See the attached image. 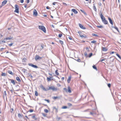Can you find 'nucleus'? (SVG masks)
Returning <instances> with one entry per match:
<instances>
[{
    "mask_svg": "<svg viewBox=\"0 0 121 121\" xmlns=\"http://www.w3.org/2000/svg\"><path fill=\"white\" fill-rule=\"evenodd\" d=\"M47 90H52L53 91H56L57 90V88L55 87L54 86H51L47 88Z\"/></svg>",
    "mask_w": 121,
    "mask_h": 121,
    "instance_id": "1",
    "label": "nucleus"
},
{
    "mask_svg": "<svg viewBox=\"0 0 121 121\" xmlns=\"http://www.w3.org/2000/svg\"><path fill=\"white\" fill-rule=\"evenodd\" d=\"M39 28L40 29L43 31L44 33H46V28L42 26H39Z\"/></svg>",
    "mask_w": 121,
    "mask_h": 121,
    "instance_id": "2",
    "label": "nucleus"
},
{
    "mask_svg": "<svg viewBox=\"0 0 121 121\" xmlns=\"http://www.w3.org/2000/svg\"><path fill=\"white\" fill-rule=\"evenodd\" d=\"M14 7L15 10L14 11V12L18 13L19 12V8L17 4H15Z\"/></svg>",
    "mask_w": 121,
    "mask_h": 121,
    "instance_id": "3",
    "label": "nucleus"
},
{
    "mask_svg": "<svg viewBox=\"0 0 121 121\" xmlns=\"http://www.w3.org/2000/svg\"><path fill=\"white\" fill-rule=\"evenodd\" d=\"M100 16L101 17L102 20V22L104 20H105L106 19L105 18V17L103 16V15L102 13L101 12H100Z\"/></svg>",
    "mask_w": 121,
    "mask_h": 121,
    "instance_id": "4",
    "label": "nucleus"
},
{
    "mask_svg": "<svg viewBox=\"0 0 121 121\" xmlns=\"http://www.w3.org/2000/svg\"><path fill=\"white\" fill-rule=\"evenodd\" d=\"M42 58V57H40L38 55H36L35 57V59L36 60H38Z\"/></svg>",
    "mask_w": 121,
    "mask_h": 121,
    "instance_id": "5",
    "label": "nucleus"
},
{
    "mask_svg": "<svg viewBox=\"0 0 121 121\" xmlns=\"http://www.w3.org/2000/svg\"><path fill=\"white\" fill-rule=\"evenodd\" d=\"M13 38V37H11L10 36L9 37H7L6 38H4V40H11Z\"/></svg>",
    "mask_w": 121,
    "mask_h": 121,
    "instance_id": "6",
    "label": "nucleus"
},
{
    "mask_svg": "<svg viewBox=\"0 0 121 121\" xmlns=\"http://www.w3.org/2000/svg\"><path fill=\"white\" fill-rule=\"evenodd\" d=\"M40 87L42 89L43 91H47V89H46L45 87H44L42 85H40Z\"/></svg>",
    "mask_w": 121,
    "mask_h": 121,
    "instance_id": "7",
    "label": "nucleus"
},
{
    "mask_svg": "<svg viewBox=\"0 0 121 121\" xmlns=\"http://www.w3.org/2000/svg\"><path fill=\"white\" fill-rule=\"evenodd\" d=\"M33 15L35 16H37L38 13L36 10L35 9H34L33 11Z\"/></svg>",
    "mask_w": 121,
    "mask_h": 121,
    "instance_id": "8",
    "label": "nucleus"
},
{
    "mask_svg": "<svg viewBox=\"0 0 121 121\" xmlns=\"http://www.w3.org/2000/svg\"><path fill=\"white\" fill-rule=\"evenodd\" d=\"M108 19L109 21V22L112 25L113 24V22L112 19L109 17H108Z\"/></svg>",
    "mask_w": 121,
    "mask_h": 121,
    "instance_id": "9",
    "label": "nucleus"
},
{
    "mask_svg": "<svg viewBox=\"0 0 121 121\" xmlns=\"http://www.w3.org/2000/svg\"><path fill=\"white\" fill-rule=\"evenodd\" d=\"M79 25L81 29H86V28L85 27H84L81 24H79Z\"/></svg>",
    "mask_w": 121,
    "mask_h": 121,
    "instance_id": "10",
    "label": "nucleus"
},
{
    "mask_svg": "<svg viewBox=\"0 0 121 121\" xmlns=\"http://www.w3.org/2000/svg\"><path fill=\"white\" fill-rule=\"evenodd\" d=\"M71 11L72 12H74V13L75 14H77L78 13L76 9H72V10Z\"/></svg>",
    "mask_w": 121,
    "mask_h": 121,
    "instance_id": "11",
    "label": "nucleus"
},
{
    "mask_svg": "<svg viewBox=\"0 0 121 121\" xmlns=\"http://www.w3.org/2000/svg\"><path fill=\"white\" fill-rule=\"evenodd\" d=\"M7 2V1L5 0L4 1L2 2V6H4L6 4Z\"/></svg>",
    "mask_w": 121,
    "mask_h": 121,
    "instance_id": "12",
    "label": "nucleus"
},
{
    "mask_svg": "<svg viewBox=\"0 0 121 121\" xmlns=\"http://www.w3.org/2000/svg\"><path fill=\"white\" fill-rule=\"evenodd\" d=\"M9 80H10L11 81V82L14 85H15V81L14 80L11 79H9Z\"/></svg>",
    "mask_w": 121,
    "mask_h": 121,
    "instance_id": "13",
    "label": "nucleus"
},
{
    "mask_svg": "<svg viewBox=\"0 0 121 121\" xmlns=\"http://www.w3.org/2000/svg\"><path fill=\"white\" fill-rule=\"evenodd\" d=\"M112 28H114L118 32H119V31L118 30V28L116 26H112Z\"/></svg>",
    "mask_w": 121,
    "mask_h": 121,
    "instance_id": "14",
    "label": "nucleus"
},
{
    "mask_svg": "<svg viewBox=\"0 0 121 121\" xmlns=\"http://www.w3.org/2000/svg\"><path fill=\"white\" fill-rule=\"evenodd\" d=\"M79 35L82 38H86V35L84 36L80 34Z\"/></svg>",
    "mask_w": 121,
    "mask_h": 121,
    "instance_id": "15",
    "label": "nucleus"
},
{
    "mask_svg": "<svg viewBox=\"0 0 121 121\" xmlns=\"http://www.w3.org/2000/svg\"><path fill=\"white\" fill-rule=\"evenodd\" d=\"M16 79L19 82H20L21 81L20 78L18 77H16Z\"/></svg>",
    "mask_w": 121,
    "mask_h": 121,
    "instance_id": "16",
    "label": "nucleus"
},
{
    "mask_svg": "<svg viewBox=\"0 0 121 121\" xmlns=\"http://www.w3.org/2000/svg\"><path fill=\"white\" fill-rule=\"evenodd\" d=\"M8 73L10 74H11L12 75H14L13 73L12 72L11 70H9L8 71Z\"/></svg>",
    "mask_w": 121,
    "mask_h": 121,
    "instance_id": "17",
    "label": "nucleus"
},
{
    "mask_svg": "<svg viewBox=\"0 0 121 121\" xmlns=\"http://www.w3.org/2000/svg\"><path fill=\"white\" fill-rule=\"evenodd\" d=\"M71 77L70 76H69V77L67 80V82L68 83H69L70 82L71 80Z\"/></svg>",
    "mask_w": 121,
    "mask_h": 121,
    "instance_id": "18",
    "label": "nucleus"
},
{
    "mask_svg": "<svg viewBox=\"0 0 121 121\" xmlns=\"http://www.w3.org/2000/svg\"><path fill=\"white\" fill-rule=\"evenodd\" d=\"M103 22L105 24H108V22L106 19L104 20L103 21Z\"/></svg>",
    "mask_w": 121,
    "mask_h": 121,
    "instance_id": "19",
    "label": "nucleus"
},
{
    "mask_svg": "<svg viewBox=\"0 0 121 121\" xmlns=\"http://www.w3.org/2000/svg\"><path fill=\"white\" fill-rule=\"evenodd\" d=\"M52 78V77H50L49 78L47 77V80L48 81H50L51 80V79Z\"/></svg>",
    "mask_w": 121,
    "mask_h": 121,
    "instance_id": "20",
    "label": "nucleus"
},
{
    "mask_svg": "<svg viewBox=\"0 0 121 121\" xmlns=\"http://www.w3.org/2000/svg\"><path fill=\"white\" fill-rule=\"evenodd\" d=\"M93 9L95 11H96L97 9L96 8L95 6V5L94 4H93Z\"/></svg>",
    "mask_w": 121,
    "mask_h": 121,
    "instance_id": "21",
    "label": "nucleus"
},
{
    "mask_svg": "<svg viewBox=\"0 0 121 121\" xmlns=\"http://www.w3.org/2000/svg\"><path fill=\"white\" fill-rule=\"evenodd\" d=\"M68 92L70 93H71V91L70 90V87L69 86H68Z\"/></svg>",
    "mask_w": 121,
    "mask_h": 121,
    "instance_id": "22",
    "label": "nucleus"
},
{
    "mask_svg": "<svg viewBox=\"0 0 121 121\" xmlns=\"http://www.w3.org/2000/svg\"><path fill=\"white\" fill-rule=\"evenodd\" d=\"M102 50L104 51H107L108 49L105 47H103L102 48Z\"/></svg>",
    "mask_w": 121,
    "mask_h": 121,
    "instance_id": "23",
    "label": "nucleus"
},
{
    "mask_svg": "<svg viewBox=\"0 0 121 121\" xmlns=\"http://www.w3.org/2000/svg\"><path fill=\"white\" fill-rule=\"evenodd\" d=\"M35 115H34V116L32 117V118L33 119H34L35 120H36L37 119V118L36 117H35Z\"/></svg>",
    "mask_w": 121,
    "mask_h": 121,
    "instance_id": "24",
    "label": "nucleus"
},
{
    "mask_svg": "<svg viewBox=\"0 0 121 121\" xmlns=\"http://www.w3.org/2000/svg\"><path fill=\"white\" fill-rule=\"evenodd\" d=\"M59 97L57 96H54L52 97V98L54 99H59Z\"/></svg>",
    "mask_w": 121,
    "mask_h": 121,
    "instance_id": "25",
    "label": "nucleus"
},
{
    "mask_svg": "<svg viewBox=\"0 0 121 121\" xmlns=\"http://www.w3.org/2000/svg\"><path fill=\"white\" fill-rule=\"evenodd\" d=\"M92 67H93V68L94 69H95L97 71V68L95 65H93V66Z\"/></svg>",
    "mask_w": 121,
    "mask_h": 121,
    "instance_id": "26",
    "label": "nucleus"
},
{
    "mask_svg": "<svg viewBox=\"0 0 121 121\" xmlns=\"http://www.w3.org/2000/svg\"><path fill=\"white\" fill-rule=\"evenodd\" d=\"M80 11L82 12L85 15H87V14L85 11L81 9L80 10Z\"/></svg>",
    "mask_w": 121,
    "mask_h": 121,
    "instance_id": "27",
    "label": "nucleus"
},
{
    "mask_svg": "<svg viewBox=\"0 0 121 121\" xmlns=\"http://www.w3.org/2000/svg\"><path fill=\"white\" fill-rule=\"evenodd\" d=\"M32 67L35 68H38V67L36 65H33Z\"/></svg>",
    "mask_w": 121,
    "mask_h": 121,
    "instance_id": "28",
    "label": "nucleus"
},
{
    "mask_svg": "<svg viewBox=\"0 0 121 121\" xmlns=\"http://www.w3.org/2000/svg\"><path fill=\"white\" fill-rule=\"evenodd\" d=\"M35 95L36 96H37L38 95V92L37 91H35Z\"/></svg>",
    "mask_w": 121,
    "mask_h": 121,
    "instance_id": "29",
    "label": "nucleus"
},
{
    "mask_svg": "<svg viewBox=\"0 0 121 121\" xmlns=\"http://www.w3.org/2000/svg\"><path fill=\"white\" fill-rule=\"evenodd\" d=\"M97 27L98 28H103V26H97Z\"/></svg>",
    "mask_w": 121,
    "mask_h": 121,
    "instance_id": "30",
    "label": "nucleus"
},
{
    "mask_svg": "<svg viewBox=\"0 0 121 121\" xmlns=\"http://www.w3.org/2000/svg\"><path fill=\"white\" fill-rule=\"evenodd\" d=\"M1 75L3 76H6V74L5 73H2Z\"/></svg>",
    "mask_w": 121,
    "mask_h": 121,
    "instance_id": "31",
    "label": "nucleus"
},
{
    "mask_svg": "<svg viewBox=\"0 0 121 121\" xmlns=\"http://www.w3.org/2000/svg\"><path fill=\"white\" fill-rule=\"evenodd\" d=\"M53 109H55L56 110V112H58V109L57 108H56L55 107H53Z\"/></svg>",
    "mask_w": 121,
    "mask_h": 121,
    "instance_id": "32",
    "label": "nucleus"
},
{
    "mask_svg": "<svg viewBox=\"0 0 121 121\" xmlns=\"http://www.w3.org/2000/svg\"><path fill=\"white\" fill-rule=\"evenodd\" d=\"M58 70H56L55 71V73L57 75H59V73L58 72Z\"/></svg>",
    "mask_w": 121,
    "mask_h": 121,
    "instance_id": "33",
    "label": "nucleus"
},
{
    "mask_svg": "<svg viewBox=\"0 0 121 121\" xmlns=\"http://www.w3.org/2000/svg\"><path fill=\"white\" fill-rule=\"evenodd\" d=\"M18 116L20 118L22 117V115L20 113L18 114Z\"/></svg>",
    "mask_w": 121,
    "mask_h": 121,
    "instance_id": "34",
    "label": "nucleus"
},
{
    "mask_svg": "<svg viewBox=\"0 0 121 121\" xmlns=\"http://www.w3.org/2000/svg\"><path fill=\"white\" fill-rule=\"evenodd\" d=\"M44 111L45 112H46V113H48V110L47 109H44Z\"/></svg>",
    "mask_w": 121,
    "mask_h": 121,
    "instance_id": "35",
    "label": "nucleus"
},
{
    "mask_svg": "<svg viewBox=\"0 0 121 121\" xmlns=\"http://www.w3.org/2000/svg\"><path fill=\"white\" fill-rule=\"evenodd\" d=\"M59 41L60 43L62 44V45L63 44V41H62L60 40H59Z\"/></svg>",
    "mask_w": 121,
    "mask_h": 121,
    "instance_id": "36",
    "label": "nucleus"
},
{
    "mask_svg": "<svg viewBox=\"0 0 121 121\" xmlns=\"http://www.w3.org/2000/svg\"><path fill=\"white\" fill-rule=\"evenodd\" d=\"M96 41L95 40H93L91 42V43H96Z\"/></svg>",
    "mask_w": 121,
    "mask_h": 121,
    "instance_id": "37",
    "label": "nucleus"
},
{
    "mask_svg": "<svg viewBox=\"0 0 121 121\" xmlns=\"http://www.w3.org/2000/svg\"><path fill=\"white\" fill-rule=\"evenodd\" d=\"M116 55L120 59H121V57L118 54H117Z\"/></svg>",
    "mask_w": 121,
    "mask_h": 121,
    "instance_id": "38",
    "label": "nucleus"
},
{
    "mask_svg": "<svg viewBox=\"0 0 121 121\" xmlns=\"http://www.w3.org/2000/svg\"><path fill=\"white\" fill-rule=\"evenodd\" d=\"M28 65L29 66H30L32 67V65H33V64H32L30 63H29Z\"/></svg>",
    "mask_w": 121,
    "mask_h": 121,
    "instance_id": "39",
    "label": "nucleus"
},
{
    "mask_svg": "<svg viewBox=\"0 0 121 121\" xmlns=\"http://www.w3.org/2000/svg\"><path fill=\"white\" fill-rule=\"evenodd\" d=\"M26 60V59L25 58H23L22 59V61L23 62H25V60Z\"/></svg>",
    "mask_w": 121,
    "mask_h": 121,
    "instance_id": "40",
    "label": "nucleus"
},
{
    "mask_svg": "<svg viewBox=\"0 0 121 121\" xmlns=\"http://www.w3.org/2000/svg\"><path fill=\"white\" fill-rule=\"evenodd\" d=\"M92 35L93 36H95L96 37H98V35H97L95 34H92Z\"/></svg>",
    "mask_w": 121,
    "mask_h": 121,
    "instance_id": "41",
    "label": "nucleus"
},
{
    "mask_svg": "<svg viewBox=\"0 0 121 121\" xmlns=\"http://www.w3.org/2000/svg\"><path fill=\"white\" fill-rule=\"evenodd\" d=\"M67 108V107L66 106H63L62 108V109H66Z\"/></svg>",
    "mask_w": 121,
    "mask_h": 121,
    "instance_id": "42",
    "label": "nucleus"
},
{
    "mask_svg": "<svg viewBox=\"0 0 121 121\" xmlns=\"http://www.w3.org/2000/svg\"><path fill=\"white\" fill-rule=\"evenodd\" d=\"M85 56L86 57H87V54L86 52H85L84 53Z\"/></svg>",
    "mask_w": 121,
    "mask_h": 121,
    "instance_id": "43",
    "label": "nucleus"
},
{
    "mask_svg": "<svg viewBox=\"0 0 121 121\" xmlns=\"http://www.w3.org/2000/svg\"><path fill=\"white\" fill-rule=\"evenodd\" d=\"M42 115H43V116H44V117H46V115L45 114H44V113H42Z\"/></svg>",
    "mask_w": 121,
    "mask_h": 121,
    "instance_id": "44",
    "label": "nucleus"
},
{
    "mask_svg": "<svg viewBox=\"0 0 121 121\" xmlns=\"http://www.w3.org/2000/svg\"><path fill=\"white\" fill-rule=\"evenodd\" d=\"M62 36V35L61 34H60L59 35H58V36L59 37H61Z\"/></svg>",
    "mask_w": 121,
    "mask_h": 121,
    "instance_id": "45",
    "label": "nucleus"
},
{
    "mask_svg": "<svg viewBox=\"0 0 121 121\" xmlns=\"http://www.w3.org/2000/svg\"><path fill=\"white\" fill-rule=\"evenodd\" d=\"M13 43H12L9 44V46H11L13 45Z\"/></svg>",
    "mask_w": 121,
    "mask_h": 121,
    "instance_id": "46",
    "label": "nucleus"
},
{
    "mask_svg": "<svg viewBox=\"0 0 121 121\" xmlns=\"http://www.w3.org/2000/svg\"><path fill=\"white\" fill-rule=\"evenodd\" d=\"M111 85V84L110 83H109L108 84V86L109 88L110 87Z\"/></svg>",
    "mask_w": 121,
    "mask_h": 121,
    "instance_id": "47",
    "label": "nucleus"
},
{
    "mask_svg": "<svg viewBox=\"0 0 121 121\" xmlns=\"http://www.w3.org/2000/svg\"><path fill=\"white\" fill-rule=\"evenodd\" d=\"M92 53H90L89 55V57H91L92 56Z\"/></svg>",
    "mask_w": 121,
    "mask_h": 121,
    "instance_id": "48",
    "label": "nucleus"
},
{
    "mask_svg": "<svg viewBox=\"0 0 121 121\" xmlns=\"http://www.w3.org/2000/svg\"><path fill=\"white\" fill-rule=\"evenodd\" d=\"M41 47L42 49H43V44H41Z\"/></svg>",
    "mask_w": 121,
    "mask_h": 121,
    "instance_id": "49",
    "label": "nucleus"
},
{
    "mask_svg": "<svg viewBox=\"0 0 121 121\" xmlns=\"http://www.w3.org/2000/svg\"><path fill=\"white\" fill-rule=\"evenodd\" d=\"M44 100L45 101H47V102H48V103H49V102H50V101L49 100H47V99H45Z\"/></svg>",
    "mask_w": 121,
    "mask_h": 121,
    "instance_id": "50",
    "label": "nucleus"
},
{
    "mask_svg": "<svg viewBox=\"0 0 121 121\" xmlns=\"http://www.w3.org/2000/svg\"><path fill=\"white\" fill-rule=\"evenodd\" d=\"M68 105L69 106H71L72 105V104L70 103H68Z\"/></svg>",
    "mask_w": 121,
    "mask_h": 121,
    "instance_id": "51",
    "label": "nucleus"
},
{
    "mask_svg": "<svg viewBox=\"0 0 121 121\" xmlns=\"http://www.w3.org/2000/svg\"><path fill=\"white\" fill-rule=\"evenodd\" d=\"M77 60L78 62H81V60L80 59H78Z\"/></svg>",
    "mask_w": 121,
    "mask_h": 121,
    "instance_id": "52",
    "label": "nucleus"
},
{
    "mask_svg": "<svg viewBox=\"0 0 121 121\" xmlns=\"http://www.w3.org/2000/svg\"><path fill=\"white\" fill-rule=\"evenodd\" d=\"M98 4L100 6H101L102 5V4L100 2H99V3H98Z\"/></svg>",
    "mask_w": 121,
    "mask_h": 121,
    "instance_id": "53",
    "label": "nucleus"
},
{
    "mask_svg": "<svg viewBox=\"0 0 121 121\" xmlns=\"http://www.w3.org/2000/svg\"><path fill=\"white\" fill-rule=\"evenodd\" d=\"M33 111V110L32 109H30L29 111V112H32Z\"/></svg>",
    "mask_w": 121,
    "mask_h": 121,
    "instance_id": "54",
    "label": "nucleus"
},
{
    "mask_svg": "<svg viewBox=\"0 0 121 121\" xmlns=\"http://www.w3.org/2000/svg\"><path fill=\"white\" fill-rule=\"evenodd\" d=\"M57 3L56 2H54L53 3V4L54 5H55Z\"/></svg>",
    "mask_w": 121,
    "mask_h": 121,
    "instance_id": "55",
    "label": "nucleus"
},
{
    "mask_svg": "<svg viewBox=\"0 0 121 121\" xmlns=\"http://www.w3.org/2000/svg\"><path fill=\"white\" fill-rule=\"evenodd\" d=\"M63 89L65 91H66V92H67V89L66 88H64Z\"/></svg>",
    "mask_w": 121,
    "mask_h": 121,
    "instance_id": "56",
    "label": "nucleus"
},
{
    "mask_svg": "<svg viewBox=\"0 0 121 121\" xmlns=\"http://www.w3.org/2000/svg\"><path fill=\"white\" fill-rule=\"evenodd\" d=\"M6 95V92L5 91H4V95Z\"/></svg>",
    "mask_w": 121,
    "mask_h": 121,
    "instance_id": "57",
    "label": "nucleus"
},
{
    "mask_svg": "<svg viewBox=\"0 0 121 121\" xmlns=\"http://www.w3.org/2000/svg\"><path fill=\"white\" fill-rule=\"evenodd\" d=\"M68 38L70 40L72 39V38L71 37H68Z\"/></svg>",
    "mask_w": 121,
    "mask_h": 121,
    "instance_id": "58",
    "label": "nucleus"
},
{
    "mask_svg": "<svg viewBox=\"0 0 121 121\" xmlns=\"http://www.w3.org/2000/svg\"><path fill=\"white\" fill-rule=\"evenodd\" d=\"M24 0H21L20 1V2L21 3H23V2Z\"/></svg>",
    "mask_w": 121,
    "mask_h": 121,
    "instance_id": "59",
    "label": "nucleus"
},
{
    "mask_svg": "<svg viewBox=\"0 0 121 121\" xmlns=\"http://www.w3.org/2000/svg\"><path fill=\"white\" fill-rule=\"evenodd\" d=\"M2 41V43H5V41L4 40H3Z\"/></svg>",
    "mask_w": 121,
    "mask_h": 121,
    "instance_id": "60",
    "label": "nucleus"
},
{
    "mask_svg": "<svg viewBox=\"0 0 121 121\" xmlns=\"http://www.w3.org/2000/svg\"><path fill=\"white\" fill-rule=\"evenodd\" d=\"M86 50L88 51H89V49L88 47L86 48Z\"/></svg>",
    "mask_w": 121,
    "mask_h": 121,
    "instance_id": "61",
    "label": "nucleus"
},
{
    "mask_svg": "<svg viewBox=\"0 0 121 121\" xmlns=\"http://www.w3.org/2000/svg\"><path fill=\"white\" fill-rule=\"evenodd\" d=\"M13 108H12L11 109V112H12V111H13Z\"/></svg>",
    "mask_w": 121,
    "mask_h": 121,
    "instance_id": "62",
    "label": "nucleus"
},
{
    "mask_svg": "<svg viewBox=\"0 0 121 121\" xmlns=\"http://www.w3.org/2000/svg\"><path fill=\"white\" fill-rule=\"evenodd\" d=\"M27 4L29 3L30 2V0H27Z\"/></svg>",
    "mask_w": 121,
    "mask_h": 121,
    "instance_id": "63",
    "label": "nucleus"
},
{
    "mask_svg": "<svg viewBox=\"0 0 121 121\" xmlns=\"http://www.w3.org/2000/svg\"><path fill=\"white\" fill-rule=\"evenodd\" d=\"M46 8L47 9H50V8L48 6H47L46 7Z\"/></svg>",
    "mask_w": 121,
    "mask_h": 121,
    "instance_id": "64",
    "label": "nucleus"
}]
</instances>
